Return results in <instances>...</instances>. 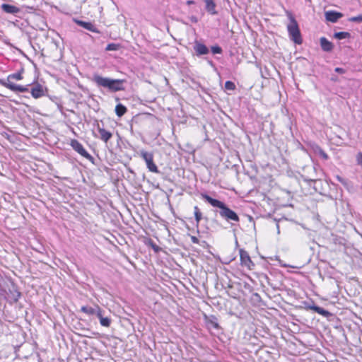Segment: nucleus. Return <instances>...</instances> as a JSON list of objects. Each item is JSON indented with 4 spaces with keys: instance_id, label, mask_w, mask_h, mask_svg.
<instances>
[{
    "instance_id": "obj_17",
    "label": "nucleus",
    "mask_w": 362,
    "mask_h": 362,
    "mask_svg": "<svg viewBox=\"0 0 362 362\" xmlns=\"http://www.w3.org/2000/svg\"><path fill=\"white\" fill-rule=\"evenodd\" d=\"M127 110V107L122 104H118L115 107V112L118 117L123 116L126 113Z\"/></svg>"
},
{
    "instance_id": "obj_7",
    "label": "nucleus",
    "mask_w": 362,
    "mask_h": 362,
    "mask_svg": "<svg viewBox=\"0 0 362 362\" xmlns=\"http://www.w3.org/2000/svg\"><path fill=\"white\" fill-rule=\"evenodd\" d=\"M240 256L242 265L245 266L248 269H251V267L253 266L254 264L251 261L248 253L243 250H240Z\"/></svg>"
},
{
    "instance_id": "obj_26",
    "label": "nucleus",
    "mask_w": 362,
    "mask_h": 362,
    "mask_svg": "<svg viewBox=\"0 0 362 362\" xmlns=\"http://www.w3.org/2000/svg\"><path fill=\"white\" fill-rule=\"evenodd\" d=\"M349 21L352 22H362V15L352 17L349 19Z\"/></svg>"
},
{
    "instance_id": "obj_13",
    "label": "nucleus",
    "mask_w": 362,
    "mask_h": 362,
    "mask_svg": "<svg viewBox=\"0 0 362 362\" xmlns=\"http://www.w3.org/2000/svg\"><path fill=\"white\" fill-rule=\"evenodd\" d=\"M1 8L4 12L11 14H15L20 11V9L18 7L7 4H2Z\"/></svg>"
},
{
    "instance_id": "obj_9",
    "label": "nucleus",
    "mask_w": 362,
    "mask_h": 362,
    "mask_svg": "<svg viewBox=\"0 0 362 362\" xmlns=\"http://www.w3.org/2000/svg\"><path fill=\"white\" fill-rule=\"evenodd\" d=\"M205 3V9L211 15H216L218 12L216 10V4L214 0H203Z\"/></svg>"
},
{
    "instance_id": "obj_16",
    "label": "nucleus",
    "mask_w": 362,
    "mask_h": 362,
    "mask_svg": "<svg viewBox=\"0 0 362 362\" xmlns=\"http://www.w3.org/2000/svg\"><path fill=\"white\" fill-rule=\"evenodd\" d=\"M310 309L312 310H314L315 312H316L318 314L322 315L324 317H327L329 315V313L327 310L323 309L321 307L317 306V305L310 306Z\"/></svg>"
},
{
    "instance_id": "obj_18",
    "label": "nucleus",
    "mask_w": 362,
    "mask_h": 362,
    "mask_svg": "<svg viewBox=\"0 0 362 362\" xmlns=\"http://www.w3.org/2000/svg\"><path fill=\"white\" fill-rule=\"evenodd\" d=\"M96 310H97V306L95 308H92L90 306H83L81 308V310L83 313H86L88 315H95L96 313Z\"/></svg>"
},
{
    "instance_id": "obj_21",
    "label": "nucleus",
    "mask_w": 362,
    "mask_h": 362,
    "mask_svg": "<svg viewBox=\"0 0 362 362\" xmlns=\"http://www.w3.org/2000/svg\"><path fill=\"white\" fill-rule=\"evenodd\" d=\"M194 210L195 220H196L197 224L198 225L202 219V214L197 206H195L194 207Z\"/></svg>"
},
{
    "instance_id": "obj_14",
    "label": "nucleus",
    "mask_w": 362,
    "mask_h": 362,
    "mask_svg": "<svg viewBox=\"0 0 362 362\" xmlns=\"http://www.w3.org/2000/svg\"><path fill=\"white\" fill-rule=\"evenodd\" d=\"M98 130L100 133V139L105 142H107V141L112 137V134L111 132L105 130V129L100 127L98 125Z\"/></svg>"
},
{
    "instance_id": "obj_8",
    "label": "nucleus",
    "mask_w": 362,
    "mask_h": 362,
    "mask_svg": "<svg viewBox=\"0 0 362 362\" xmlns=\"http://www.w3.org/2000/svg\"><path fill=\"white\" fill-rule=\"evenodd\" d=\"M30 93L34 98H39L45 95V90L42 86L37 84L31 88Z\"/></svg>"
},
{
    "instance_id": "obj_1",
    "label": "nucleus",
    "mask_w": 362,
    "mask_h": 362,
    "mask_svg": "<svg viewBox=\"0 0 362 362\" xmlns=\"http://www.w3.org/2000/svg\"><path fill=\"white\" fill-rule=\"evenodd\" d=\"M202 197L212 206L218 208L220 216L227 222L230 223L231 225H233V222H239L240 218L238 214L234 211L228 208L225 203L214 199L206 194H202Z\"/></svg>"
},
{
    "instance_id": "obj_24",
    "label": "nucleus",
    "mask_w": 362,
    "mask_h": 362,
    "mask_svg": "<svg viewBox=\"0 0 362 362\" xmlns=\"http://www.w3.org/2000/svg\"><path fill=\"white\" fill-rule=\"evenodd\" d=\"M225 88L228 90H234L235 88V84L231 81H226L225 83Z\"/></svg>"
},
{
    "instance_id": "obj_20",
    "label": "nucleus",
    "mask_w": 362,
    "mask_h": 362,
    "mask_svg": "<svg viewBox=\"0 0 362 362\" xmlns=\"http://www.w3.org/2000/svg\"><path fill=\"white\" fill-rule=\"evenodd\" d=\"M350 35H351L350 33L348 32H339V33H335L334 35V37L338 40L348 38L350 37Z\"/></svg>"
},
{
    "instance_id": "obj_22",
    "label": "nucleus",
    "mask_w": 362,
    "mask_h": 362,
    "mask_svg": "<svg viewBox=\"0 0 362 362\" xmlns=\"http://www.w3.org/2000/svg\"><path fill=\"white\" fill-rule=\"evenodd\" d=\"M120 47L119 44L110 43L108 44L105 48L107 51H116Z\"/></svg>"
},
{
    "instance_id": "obj_12",
    "label": "nucleus",
    "mask_w": 362,
    "mask_h": 362,
    "mask_svg": "<svg viewBox=\"0 0 362 362\" xmlns=\"http://www.w3.org/2000/svg\"><path fill=\"white\" fill-rule=\"evenodd\" d=\"M76 23L83 27V28L92 31L93 33H98L99 31L97 30V28L90 22H85L82 21H76Z\"/></svg>"
},
{
    "instance_id": "obj_31",
    "label": "nucleus",
    "mask_w": 362,
    "mask_h": 362,
    "mask_svg": "<svg viewBox=\"0 0 362 362\" xmlns=\"http://www.w3.org/2000/svg\"><path fill=\"white\" fill-rule=\"evenodd\" d=\"M335 71L337 72V73H339V74H344V70L342 68H339V67H337L335 69Z\"/></svg>"
},
{
    "instance_id": "obj_15",
    "label": "nucleus",
    "mask_w": 362,
    "mask_h": 362,
    "mask_svg": "<svg viewBox=\"0 0 362 362\" xmlns=\"http://www.w3.org/2000/svg\"><path fill=\"white\" fill-rule=\"evenodd\" d=\"M320 46L325 52H330L333 49V45L331 42L328 41L325 37H322L320 40Z\"/></svg>"
},
{
    "instance_id": "obj_3",
    "label": "nucleus",
    "mask_w": 362,
    "mask_h": 362,
    "mask_svg": "<svg viewBox=\"0 0 362 362\" xmlns=\"http://www.w3.org/2000/svg\"><path fill=\"white\" fill-rule=\"evenodd\" d=\"M22 78H23V76L21 73H16V74H10L7 77L6 80L1 79L0 84L3 86L10 89L12 91L25 93V92L28 91V87L20 86V85H16V84L12 83V81H11L12 79L20 81Z\"/></svg>"
},
{
    "instance_id": "obj_34",
    "label": "nucleus",
    "mask_w": 362,
    "mask_h": 362,
    "mask_svg": "<svg viewBox=\"0 0 362 362\" xmlns=\"http://www.w3.org/2000/svg\"><path fill=\"white\" fill-rule=\"evenodd\" d=\"M194 4V1H192V0H189L187 1V5H192V4Z\"/></svg>"
},
{
    "instance_id": "obj_5",
    "label": "nucleus",
    "mask_w": 362,
    "mask_h": 362,
    "mask_svg": "<svg viewBox=\"0 0 362 362\" xmlns=\"http://www.w3.org/2000/svg\"><path fill=\"white\" fill-rule=\"evenodd\" d=\"M141 157L145 160L147 168L152 173H159L158 167L153 162V154L144 150L140 151Z\"/></svg>"
},
{
    "instance_id": "obj_11",
    "label": "nucleus",
    "mask_w": 362,
    "mask_h": 362,
    "mask_svg": "<svg viewBox=\"0 0 362 362\" xmlns=\"http://www.w3.org/2000/svg\"><path fill=\"white\" fill-rule=\"evenodd\" d=\"M194 49L195 50L197 55H203L209 53V49L207 47L197 41L195 42Z\"/></svg>"
},
{
    "instance_id": "obj_10",
    "label": "nucleus",
    "mask_w": 362,
    "mask_h": 362,
    "mask_svg": "<svg viewBox=\"0 0 362 362\" xmlns=\"http://www.w3.org/2000/svg\"><path fill=\"white\" fill-rule=\"evenodd\" d=\"M342 16V13L332 11L325 13L326 20L332 23L337 22Z\"/></svg>"
},
{
    "instance_id": "obj_23",
    "label": "nucleus",
    "mask_w": 362,
    "mask_h": 362,
    "mask_svg": "<svg viewBox=\"0 0 362 362\" xmlns=\"http://www.w3.org/2000/svg\"><path fill=\"white\" fill-rule=\"evenodd\" d=\"M111 320L108 317H101L100 323L102 326L108 327L110 325Z\"/></svg>"
},
{
    "instance_id": "obj_35",
    "label": "nucleus",
    "mask_w": 362,
    "mask_h": 362,
    "mask_svg": "<svg viewBox=\"0 0 362 362\" xmlns=\"http://www.w3.org/2000/svg\"><path fill=\"white\" fill-rule=\"evenodd\" d=\"M276 230H277V233H280V230H279V223H276Z\"/></svg>"
},
{
    "instance_id": "obj_27",
    "label": "nucleus",
    "mask_w": 362,
    "mask_h": 362,
    "mask_svg": "<svg viewBox=\"0 0 362 362\" xmlns=\"http://www.w3.org/2000/svg\"><path fill=\"white\" fill-rule=\"evenodd\" d=\"M356 162L359 165L362 166V153L360 152L356 155Z\"/></svg>"
},
{
    "instance_id": "obj_2",
    "label": "nucleus",
    "mask_w": 362,
    "mask_h": 362,
    "mask_svg": "<svg viewBox=\"0 0 362 362\" xmlns=\"http://www.w3.org/2000/svg\"><path fill=\"white\" fill-rule=\"evenodd\" d=\"M93 81L98 86L107 88L112 92L123 90L124 89L123 80L112 79L95 74L93 76Z\"/></svg>"
},
{
    "instance_id": "obj_28",
    "label": "nucleus",
    "mask_w": 362,
    "mask_h": 362,
    "mask_svg": "<svg viewBox=\"0 0 362 362\" xmlns=\"http://www.w3.org/2000/svg\"><path fill=\"white\" fill-rule=\"evenodd\" d=\"M95 315H96V316L99 318L100 320L101 317H104L103 316L102 310L98 306H97V310H96V313Z\"/></svg>"
},
{
    "instance_id": "obj_25",
    "label": "nucleus",
    "mask_w": 362,
    "mask_h": 362,
    "mask_svg": "<svg viewBox=\"0 0 362 362\" xmlns=\"http://www.w3.org/2000/svg\"><path fill=\"white\" fill-rule=\"evenodd\" d=\"M211 52L213 54H221L222 49L219 46H214L211 47Z\"/></svg>"
},
{
    "instance_id": "obj_19",
    "label": "nucleus",
    "mask_w": 362,
    "mask_h": 362,
    "mask_svg": "<svg viewBox=\"0 0 362 362\" xmlns=\"http://www.w3.org/2000/svg\"><path fill=\"white\" fill-rule=\"evenodd\" d=\"M207 324L211 327H213L215 329H218L219 327L218 322H217V319L214 316H211L209 318H208Z\"/></svg>"
},
{
    "instance_id": "obj_4",
    "label": "nucleus",
    "mask_w": 362,
    "mask_h": 362,
    "mask_svg": "<svg viewBox=\"0 0 362 362\" xmlns=\"http://www.w3.org/2000/svg\"><path fill=\"white\" fill-rule=\"evenodd\" d=\"M289 19L290 23L287 25V29L290 38L296 44L300 45L303 40L297 21L292 15L289 16Z\"/></svg>"
},
{
    "instance_id": "obj_30",
    "label": "nucleus",
    "mask_w": 362,
    "mask_h": 362,
    "mask_svg": "<svg viewBox=\"0 0 362 362\" xmlns=\"http://www.w3.org/2000/svg\"><path fill=\"white\" fill-rule=\"evenodd\" d=\"M189 19H190L191 22H192L194 23H196L198 22L197 18L194 16H192L191 17H189Z\"/></svg>"
},
{
    "instance_id": "obj_6",
    "label": "nucleus",
    "mask_w": 362,
    "mask_h": 362,
    "mask_svg": "<svg viewBox=\"0 0 362 362\" xmlns=\"http://www.w3.org/2000/svg\"><path fill=\"white\" fill-rule=\"evenodd\" d=\"M71 146L73 148L74 150H75L76 152H78L81 156L83 157L88 159L92 160L93 157L89 154L86 150L83 148L82 144L78 142L76 139H72L70 143Z\"/></svg>"
},
{
    "instance_id": "obj_32",
    "label": "nucleus",
    "mask_w": 362,
    "mask_h": 362,
    "mask_svg": "<svg viewBox=\"0 0 362 362\" xmlns=\"http://www.w3.org/2000/svg\"><path fill=\"white\" fill-rule=\"evenodd\" d=\"M191 240L193 243H199V240L195 236H192Z\"/></svg>"
},
{
    "instance_id": "obj_33",
    "label": "nucleus",
    "mask_w": 362,
    "mask_h": 362,
    "mask_svg": "<svg viewBox=\"0 0 362 362\" xmlns=\"http://www.w3.org/2000/svg\"><path fill=\"white\" fill-rule=\"evenodd\" d=\"M321 155L325 159H327V155L325 152L322 151Z\"/></svg>"
},
{
    "instance_id": "obj_29",
    "label": "nucleus",
    "mask_w": 362,
    "mask_h": 362,
    "mask_svg": "<svg viewBox=\"0 0 362 362\" xmlns=\"http://www.w3.org/2000/svg\"><path fill=\"white\" fill-rule=\"evenodd\" d=\"M336 178H337V180L338 181H339L341 183H342V184H344V185H345V184H346V180H345L344 178H342L341 177H340V176L337 175V176L336 177Z\"/></svg>"
}]
</instances>
